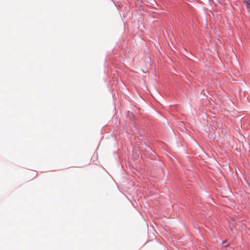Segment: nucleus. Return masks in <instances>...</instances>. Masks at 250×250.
Here are the masks:
<instances>
[{
  "instance_id": "f257e3e1",
  "label": "nucleus",
  "mask_w": 250,
  "mask_h": 250,
  "mask_svg": "<svg viewBox=\"0 0 250 250\" xmlns=\"http://www.w3.org/2000/svg\"><path fill=\"white\" fill-rule=\"evenodd\" d=\"M245 2L247 3V8L250 9V4L248 0H245Z\"/></svg>"
}]
</instances>
